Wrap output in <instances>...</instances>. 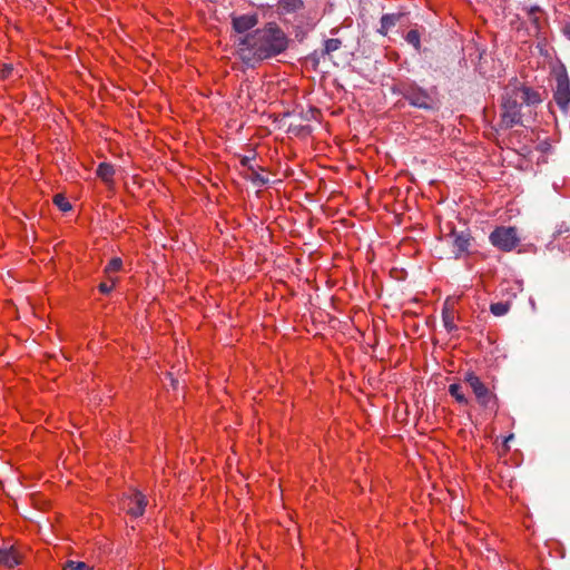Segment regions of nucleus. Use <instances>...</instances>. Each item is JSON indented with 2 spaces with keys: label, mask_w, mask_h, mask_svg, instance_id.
<instances>
[{
  "label": "nucleus",
  "mask_w": 570,
  "mask_h": 570,
  "mask_svg": "<svg viewBox=\"0 0 570 570\" xmlns=\"http://www.w3.org/2000/svg\"><path fill=\"white\" fill-rule=\"evenodd\" d=\"M22 561V553L17 546L3 544L0 548V564L6 568H13Z\"/></svg>",
  "instance_id": "9d476101"
},
{
  "label": "nucleus",
  "mask_w": 570,
  "mask_h": 570,
  "mask_svg": "<svg viewBox=\"0 0 570 570\" xmlns=\"http://www.w3.org/2000/svg\"><path fill=\"white\" fill-rule=\"evenodd\" d=\"M13 68L11 65L3 63L0 66V79H7L12 75Z\"/></svg>",
  "instance_id": "b1692460"
},
{
  "label": "nucleus",
  "mask_w": 570,
  "mask_h": 570,
  "mask_svg": "<svg viewBox=\"0 0 570 570\" xmlns=\"http://www.w3.org/2000/svg\"><path fill=\"white\" fill-rule=\"evenodd\" d=\"M464 382L471 387L478 404L491 414H497L499 410V400L474 372H468L464 375Z\"/></svg>",
  "instance_id": "f03ea898"
},
{
  "label": "nucleus",
  "mask_w": 570,
  "mask_h": 570,
  "mask_svg": "<svg viewBox=\"0 0 570 570\" xmlns=\"http://www.w3.org/2000/svg\"><path fill=\"white\" fill-rule=\"evenodd\" d=\"M258 23V16L253 14H240L232 17L233 29L238 33H244L253 29Z\"/></svg>",
  "instance_id": "f8f14e48"
},
{
  "label": "nucleus",
  "mask_w": 570,
  "mask_h": 570,
  "mask_svg": "<svg viewBox=\"0 0 570 570\" xmlns=\"http://www.w3.org/2000/svg\"><path fill=\"white\" fill-rule=\"evenodd\" d=\"M404 98L412 106L425 109L430 108L432 102L430 95L419 87H409L404 92Z\"/></svg>",
  "instance_id": "1a4fd4ad"
},
{
  "label": "nucleus",
  "mask_w": 570,
  "mask_h": 570,
  "mask_svg": "<svg viewBox=\"0 0 570 570\" xmlns=\"http://www.w3.org/2000/svg\"><path fill=\"white\" fill-rule=\"evenodd\" d=\"M304 8L302 0H278V12L281 14L294 13Z\"/></svg>",
  "instance_id": "4468645a"
},
{
  "label": "nucleus",
  "mask_w": 570,
  "mask_h": 570,
  "mask_svg": "<svg viewBox=\"0 0 570 570\" xmlns=\"http://www.w3.org/2000/svg\"><path fill=\"white\" fill-rule=\"evenodd\" d=\"M122 268V261L119 257H114L105 267V276H114Z\"/></svg>",
  "instance_id": "f3484780"
},
{
  "label": "nucleus",
  "mask_w": 570,
  "mask_h": 570,
  "mask_svg": "<svg viewBox=\"0 0 570 570\" xmlns=\"http://www.w3.org/2000/svg\"><path fill=\"white\" fill-rule=\"evenodd\" d=\"M405 40L412 45L417 51L420 50L421 48V36H420V32L415 29H412L410 31H407L406 36H405Z\"/></svg>",
  "instance_id": "6ab92c4d"
},
{
  "label": "nucleus",
  "mask_w": 570,
  "mask_h": 570,
  "mask_svg": "<svg viewBox=\"0 0 570 570\" xmlns=\"http://www.w3.org/2000/svg\"><path fill=\"white\" fill-rule=\"evenodd\" d=\"M446 240L451 244V252L455 259L471 255L474 238L469 230L458 232L452 229L446 236Z\"/></svg>",
  "instance_id": "39448f33"
},
{
  "label": "nucleus",
  "mask_w": 570,
  "mask_h": 570,
  "mask_svg": "<svg viewBox=\"0 0 570 570\" xmlns=\"http://www.w3.org/2000/svg\"><path fill=\"white\" fill-rule=\"evenodd\" d=\"M510 306L511 305L508 302L492 303L490 305V312L494 316H503V315H505L510 311Z\"/></svg>",
  "instance_id": "a211bd4d"
},
{
  "label": "nucleus",
  "mask_w": 570,
  "mask_h": 570,
  "mask_svg": "<svg viewBox=\"0 0 570 570\" xmlns=\"http://www.w3.org/2000/svg\"><path fill=\"white\" fill-rule=\"evenodd\" d=\"M117 278L115 276H106V279L99 284V291L102 294H109L115 285H116Z\"/></svg>",
  "instance_id": "aec40b11"
},
{
  "label": "nucleus",
  "mask_w": 570,
  "mask_h": 570,
  "mask_svg": "<svg viewBox=\"0 0 570 570\" xmlns=\"http://www.w3.org/2000/svg\"><path fill=\"white\" fill-rule=\"evenodd\" d=\"M63 570H91V568L86 562L69 560L65 563Z\"/></svg>",
  "instance_id": "4be33fe9"
},
{
  "label": "nucleus",
  "mask_w": 570,
  "mask_h": 570,
  "mask_svg": "<svg viewBox=\"0 0 570 570\" xmlns=\"http://www.w3.org/2000/svg\"><path fill=\"white\" fill-rule=\"evenodd\" d=\"M512 86L514 88V95L520 97L521 102L528 106H534L541 102V95L539 91L523 85L514 83Z\"/></svg>",
  "instance_id": "9b49d317"
},
{
  "label": "nucleus",
  "mask_w": 570,
  "mask_h": 570,
  "mask_svg": "<svg viewBox=\"0 0 570 570\" xmlns=\"http://www.w3.org/2000/svg\"><path fill=\"white\" fill-rule=\"evenodd\" d=\"M553 98L561 109H566L568 107L570 102V82L566 75H559L557 77Z\"/></svg>",
  "instance_id": "6e6552de"
},
{
  "label": "nucleus",
  "mask_w": 570,
  "mask_h": 570,
  "mask_svg": "<svg viewBox=\"0 0 570 570\" xmlns=\"http://www.w3.org/2000/svg\"><path fill=\"white\" fill-rule=\"evenodd\" d=\"M146 505V497L136 490H130L128 493L124 494L120 501L121 509L134 518L141 517L145 512Z\"/></svg>",
  "instance_id": "423d86ee"
},
{
  "label": "nucleus",
  "mask_w": 570,
  "mask_h": 570,
  "mask_svg": "<svg viewBox=\"0 0 570 570\" xmlns=\"http://www.w3.org/2000/svg\"><path fill=\"white\" fill-rule=\"evenodd\" d=\"M489 240L498 249L511 252L519 245L520 237L517 227L498 226L491 232Z\"/></svg>",
  "instance_id": "20e7f679"
},
{
  "label": "nucleus",
  "mask_w": 570,
  "mask_h": 570,
  "mask_svg": "<svg viewBox=\"0 0 570 570\" xmlns=\"http://www.w3.org/2000/svg\"><path fill=\"white\" fill-rule=\"evenodd\" d=\"M461 299V296H449L445 298L442 308V322L445 330L451 333L458 330L456 318L458 311L456 306Z\"/></svg>",
  "instance_id": "0eeeda50"
},
{
  "label": "nucleus",
  "mask_w": 570,
  "mask_h": 570,
  "mask_svg": "<svg viewBox=\"0 0 570 570\" xmlns=\"http://www.w3.org/2000/svg\"><path fill=\"white\" fill-rule=\"evenodd\" d=\"M566 33L568 35V37L570 38V27H567L566 28Z\"/></svg>",
  "instance_id": "bb28decb"
},
{
  "label": "nucleus",
  "mask_w": 570,
  "mask_h": 570,
  "mask_svg": "<svg viewBox=\"0 0 570 570\" xmlns=\"http://www.w3.org/2000/svg\"><path fill=\"white\" fill-rule=\"evenodd\" d=\"M341 45H342V42L340 39H335V38L327 39L324 45L325 51L327 53L336 51L337 49H340Z\"/></svg>",
  "instance_id": "5701e85b"
},
{
  "label": "nucleus",
  "mask_w": 570,
  "mask_h": 570,
  "mask_svg": "<svg viewBox=\"0 0 570 570\" xmlns=\"http://www.w3.org/2000/svg\"><path fill=\"white\" fill-rule=\"evenodd\" d=\"M53 204L62 212H68L71 209V204L62 194H57L53 197Z\"/></svg>",
  "instance_id": "412c9836"
},
{
  "label": "nucleus",
  "mask_w": 570,
  "mask_h": 570,
  "mask_svg": "<svg viewBox=\"0 0 570 570\" xmlns=\"http://www.w3.org/2000/svg\"><path fill=\"white\" fill-rule=\"evenodd\" d=\"M400 17V14L395 13L382 16L379 32L383 36H386L389 30L396 24Z\"/></svg>",
  "instance_id": "2eb2a0df"
},
{
  "label": "nucleus",
  "mask_w": 570,
  "mask_h": 570,
  "mask_svg": "<svg viewBox=\"0 0 570 570\" xmlns=\"http://www.w3.org/2000/svg\"><path fill=\"white\" fill-rule=\"evenodd\" d=\"M449 393L459 404L466 405L469 400L462 392V386L458 383H453L449 385Z\"/></svg>",
  "instance_id": "dca6fc26"
},
{
  "label": "nucleus",
  "mask_w": 570,
  "mask_h": 570,
  "mask_svg": "<svg viewBox=\"0 0 570 570\" xmlns=\"http://www.w3.org/2000/svg\"><path fill=\"white\" fill-rule=\"evenodd\" d=\"M288 43L289 39L284 30L276 22H267L239 39L237 53L245 65L254 67L283 53Z\"/></svg>",
  "instance_id": "f257e3e1"
},
{
  "label": "nucleus",
  "mask_w": 570,
  "mask_h": 570,
  "mask_svg": "<svg viewBox=\"0 0 570 570\" xmlns=\"http://www.w3.org/2000/svg\"><path fill=\"white\" fill-rule=\"evenodd\" d=\"M521 102L520 97L514 95V88L509 85L502 99L501 119L505 127H512L521 120Z\"/></svg>",
  "instance_id": "7ed1b4c3"
},
{
  "label": "nucleus",
  "mask_w": 570,
  "mask_h": 570,
  "mask_svg": "<svg viewBox=\"0 0 570 570\" xmlns=\"http://www.w3.org/2000/svg\"><path fill=\"white\" fill-rule=\"evenodd\" d=\"M115 167L109 163H100L96 175L100 178L107 186H112L115 184Z\"/></svg>",
  "instance_id": "ddd939ff"
},
{
  "label": "nucleus",
  "mask_w": 570,
  "mask_h": 570,
  "mask_svg": "<svg viewBox=\"0 0 570 570\" xmlns=\"http://www.w3.org/2000/svg\"><path fill=\"white\" fill-rule=\"evenodd\" d=\"M247 161H248V158H247V157L243 158V159H242V165L246 166Z\"/></svg>",
  "instance_id": "a878e982"
},
{
  "label": "nucleus",
  "mask_w": 570,
  "mask_h": 570,
  "mask_svg": "<svg viewBox=\"0 0 570 570\" xmlns=\"http://www.w3.org/2000/svg\"><path fill=\"white\" fill-rule=\"evenodd\" d=\"M513 438V435H509L505 440H504V444L508 445V442Z\"/></svg>",
  "instance_id": "393cba45"
}]
</instances>
